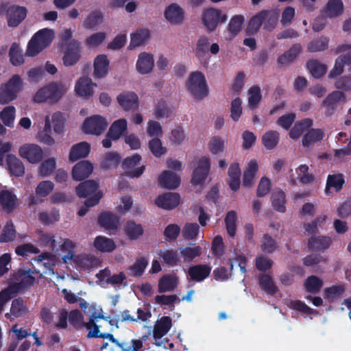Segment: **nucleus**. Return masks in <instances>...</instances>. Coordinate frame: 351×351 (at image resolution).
Masks as SVG:
<instances>
[{
  "instance_id": "60",
  "label": "nucleus",
  "mask_w": 351,
  "mask_h": 351,
  "mask_svg": "<svg viewBox=\"0 0 351 351\" xmlns=\"http://www.w3.org/2000/svg\"><path fill=\"white\" fill-rule=\"evenodd\" d=\"M264 10L261 11L253 16L248 23L247 31L251 34L256 33L264 23Z\"/></svg>"
},
{
  "instance_id": "64",
  "label": "nucleus",
  "mask_w": 351,
  "mask_h": 351,
  "mask_svg": "<svg viewBox=\"0 0 351 351\" xmlns=\"http://www.w3.org/2000/svg\"><path fill=\"white\" fill-rule=\"evenodd\" d=\"M106 37L107 34L106 32H95L86 38L85 40V44L89 47H97L105 41Z\"/></svg>"
},
{
  "instance_id": "15",
  "label": "nucleus",
  "mask_w": 351,
  "mask_h": 351,
  "mask_svg": "<svg viewBox=\"0 0 351 351\" xmlns=\"http://www.w3.org/2000/svg\"><path fill=\"white\" fill-rule=\"evenodd\" d=\"M1 10L5 11L8 24L12 27H17L27 16V9L17 5H2Z\"/></svg>"
},
{
  "instance_id": "41",
  "label": "nucleus",
  "mask_w": 351,
  "mask_h": 351,
  "mask_svg": "<svg viewBox=\"0 0 351 351\" xmlns=\"http://www.w3.org/2000/svg\"><path fill=\"white\" fill-rule=\"evenodd\" d=\"M6 162L10 173L15 176H21L25 173V167L23 162L14 154H8Z\"/></svg>"
},
{
  "instance_id": "20",
  "label": "nucleus",
  "mask_w": 351,
  "mask_h": 351,
  "mask_svg": "<svg viewBox=\"0 0 351 351\" xmlns=\"http://www.w3.org/2000/svg\"><path fill=\"white\" fill-rule=\"evenodd\" d=\"M110 60L106 54H99L94 58L93 75L95 79H104L110 71Z\"/></svg>"
},
{
  "instance_id": "5",
  "label": "nucleus",
  "mask_w": 351,
  "mask_h": 351,
  "mask_svg": "<svg viewBox=\"0 0 351 351\" xmlns=\"http://www.w3.org/2000/svg\"><path fill=\"white\" fill-rule=\"evenodd\" d=\"M186 88L195 99H202L208 94V87L203 73L195 71L189 75Z\"/></svg>"
},
{
  "instance_id": "22",
  "label": "nucleus",
  "mask_w": 351,
  "mask_h": 351,
  "mask_svg": "<svg viewBox=\"0 0 351 351\" xmlns=\"http://www.w3.org/2000/svg\"><path fill=\"white\" fill-rule=\"evenodd\" d=\"M154 63V55L149 52L143 51L138 55L135 69L139 74L147 75L153 71Z\"/></svg>"
},
{
  "instance_id": "45",
  "label": "nucleus",
  "mask_w": 351,
  "mask_h": 351,
  "mask_svg": "<svg viewBox=\"0 0 351 351\" xmlns=\"http://www.w3.org/2000/svg\"><path fill=\"white\" fill-rule=\"evenodd\" d=\"M271 201L274 208L280 212L285 213L286 210V199L285 193L280 190L276 189L271 195Z\"/></svg>"
},
{
  "instance_id": "62",
  "label": "nucleus",
  "mask_w": 351,
  "mask_h": 351,
  "mask_svg": "<svg viewBox=\"0 0 351 351\" xmlns=\"http://www.w3.org/2000/svg\"><path fill=\"white\" fill-rule=\"evenodd\" d=\"M330 242V239L328 237L322 236L313 237L309 240V245L312 250H324L329 247Z\"/></svg>"
},
{
  "instance_id": "38",
  "label": "nucleus",
  "mask_w": 351,
  "mask_h": 351,
  "mask_svg": "<svg viewBox=\"0 0 351 351\" xmlns=\"http://www.w3.org/2000/svg\"><path fill=\"white\" fill-rule=\"evenodd\" d=\"M344 178L342 174L328 175L325 189V193L328 195H331L334 192H338L344 184Z\"/></svg>"
},
{
  "instance_id": "33",
  "label": "nucleus",
  "mask_w": 351,
  "mask_h": 351,
  "mask_svg": "<svg viewBox=\"0 0 351 351\" xmlns=\"http://www.w3.org/2000/svg\"><path fill=\"white\" fill-rule=\"evenodd\" d=\"M159 184L169 189H174L177 188L180 183V176L170 171H163L158 179Z\"/></svg>"
},
{
  "instance_id": "16",
  "label": "nucleus",
  "mask_w": 351,
  "mask_h": 351,
  "mask_svg": "<svg viewBox=\"0 0 351 351\" xmlns=\"http://www.w3.org/2000/svg\"><path fill=\"white\" fill-rule=\"evenodd\" d=\"M164 17L171 25H180L185 20V11L177 3H171L164 10Z\"/></svg>"
},
{
  "instance_id": "13",
  "label": "nucleus",
  "mask_w": 351,
  "mask_h": 351,
  "mask_svg": "<svg viewBox=\"0 0 351 351\" xmlns=\"http://www.w3.org/2000/svg\"><path fill=\"white\" fill-rule=\"evenodd\" d=\"M19 156L31 164H37L43 157V148L36 143H25L19 149Z\"/></svg>"
},
{
  "instance_id": "19",
  "label": "nucleus",
  "mask_w": 351,
  "mask_h": 351,
  "mask_svg": "<svg viewBox=\"0 0 351 351\" xmlns=\"http://www.w3.org/2000/svg\"><path fill=\"white\" fill-rule=\"evenodd\" d=\"M64 116L59 111L47 114L44 119L46 130H51L57 134L64 132Z\"/></svg>"
},
{
  "instance_id": "34",
  "label": "nucleus",
  "mask_w": 351,
  "mask_h": 351,
  "mask_svg": "<svg viewBox=\"0 0 351 351\" xmlns=\"http://www.w3.org/2000/svg\"><path fill=\"white\" fill-rule=\"evenodd\" d=\"M228 182L230 188L237 191L241 185V169L238 162H232L228 171Z\"/></svg>"
},
{
  "instance_id": "6",
  "label": "nucleus",
  "mask_w": 351,
  "mask_h": 351,
  "mask_svg": "<svg viewBox=\"0 0 351 351\" xmlns=\"http://www.w3.org/2000/svg\"><path fill=\"white\" fill-rule=\"evenodd\" d=\"M96 282L102 287H106L109 285L117 288L125 287L128 285L127 276L123 271H119L112 274L109 268L106 267L100 270L96 274Z\"/></svg>"
},
{
  "instance_id": "43",
  "label": "nucleus",
  "mask_w": 351,
  "mask_h": 351,
  "mask_svg": "<svg viewBox=\"0 0 351 351\" xmlns=\"http://www.w3.org/2000/svg\"><path fill=\"white\" fill-rule=\"evenodd\" d=\"M65 239L62 238H56L53 234L42 232L39 234L38 237V242L40 245L45 246V247H51L54 252L56 250L57 246V250L60 251V240H64Z\"/></svg>"
},
{
  "instance_id": "57",
  "label": "nucleus",
  "mask_w": 351,
  "mask_h": 351,
  "mask_svg": "<svg viewBox=\"0 0 351 351\" xmlns=\"http://www.w3.org/2000/svg\"><path fill=\"white\" fill-rule=\"evenodd\" d=\"M324 131L321 129H311L302 138V144L305 147H308L312 143L321 141L324 137Z\"/></svg>"
},
{
  "instance_id": "31",
  "label": "nucleus",
  "mask_w": 351,
  "mask_h": 351,
  "mask_svg": "<svg viewBox=\"0 0 351 351\" xmlns=\"http://www.w3.org/2000/svg\"><path fill=\"white\" fill-rule=\"evenodd\" d=\"M90 152V145L87 142H81L73 145L70 149L69 159L75 162L88 156Z\"/></svg>"
},
{
  "instance_id": "61",
  "label": "nucleus",
  "mask_w": 351,
  "mask_h": 351,
  "mask_svg": "<svg viewBox=\"0 0 351 351\" xmlns=\"http://www.w3.org/2000/svg\"><path fill=\"white\" fill-rule=\"evenodd\" d=\"M264 28L271 31L275 28L278 21V13L276 10H264Z\"/></svg>"
},
{
  "instance_id": "50",
  "label": "nucleus",
  "mask_w": 351,
  "mask_h": 351,
  "mask_svg": "<svg viewBox=\"0 0 351 351\" xmlns=\"http://www.w3.org/2000/svg\"><path fill=\"white\" fill-rule=\"evenodd\" d=\"M187 140V135L182 127L176 126L171 130L169 136V141L171 145H181L186 143Z\"/></svg>"
},
{
  "instance_id": "26",
  "label": "nucleus",
  "mask_w": 351,
  "mask_h": 351,
  "mask_svg": "<svg viewBox=\"0 0 351 351\" xmlns=\"http://www.w3.org/2000/svg\"><path fill=\"white\" fill-rule=\"evenodd\" d=\"M141 156L139 154H134L130 157L126 158L123 162V167L125 170V173L132 178L139 177L145 169L144 165L136 166L140 162Z\"/></svg>"
},
{
  "instance_id": "29",
  "label": "nucleus",
  "mask_w": 351,
  "mask_h": 351,
  "mask_svg": "<svg viewBox=\"0 0 351 351\" xmlns=\"http://www.w3.org/2000/svg\"><path fill=\"white\" fill-rule=\"evenodd\" d=\"M93 171V166L88 160L77 162L72 169V177L75 180L80 181L88 178Z\"/></svg>"
},
{
  "instance_id": "54",
  "label": "nucleus",
  "mask_w": 351,
  "mask_h": 351,
  "mask_svg": "<svg viewBox=\"0 0 351 351\" xmlns=\"http://www.w3.org/2000/svg\"><path fill=\"white\" fill-rule=\"evenodd\" d=\"M313 124V121L310 119H305L301 121L297 122L289 132V136L292 139H298L304 130L309 128Z\"/></svg>"
},
{
  "instance_id": "23",
  "label": "nucleus",
  "mask_w": 351,
  "mask_h": 351,
  "mask_svg": "<svg viewBox=\"0 0 351 351\" xmlns=\"http://www.w3.org/2000/svg\"><path fill=\"white\" fill-rule=\"evenodd\" d=\"M210 167V159L203 156L198 160L197 165L193 171L191 182L193 185H202L206 180Z\"/></svg>"
},
{
  "instance_id": "56",
  "label": "nucleus",
  "mask_w": 351,
  "mask_h": 351,
  "mask_svg": "<svg viewBox=\"0 0 351 351\" xmlns=\"http://www.w3.org/2000/svg\"><path fill=\"white\" fill-rule=\"evenodd\" d=\"M307 68L315 78L322 77L327 71V66L316 60H312L308 62Z\"/></svg>"
},
{
  "instance_id": "17",
  "label": "nucleus",
  "mask_w": 351,
  "mask_h": 351,
  "mask_svg": "<svg viewBox=\"0 0 351 351\" xmlns=\"http://www.w3.org/2000/svg\"><path fill=\"white\" fill-rule=\"evenodd\" d=\"M346 101V94L341 90H334L323 101L322 106L325 108L324 114L327 117L332 116L339 104Z\"/></svg>"
},
{
  "instance_id": "1",
  "label": "nucleus",
  "mask_w": 351,
  "mask_h": 351,
  "mask_svg": "<svg viewBox=\"0 0 351 351\" xmlns=\"http://www.w3.org/2000/svg\"><path fill=\"white\" fill-rule=\"evenodd\" d=\"M75 243L71 240H60L61 253L43 252L34 258L33 261L38 267H43L49 274H53L58 271L56 267L62 264H73L79 271H88L97 266L99 260L93 254L82 253L75 255Z\"/></svg>"
},
{
  "instance_id": "46",
  "label": "nucleus",
  "mask_w": 351,
  "mask_h": 351,
  "mask_svg": "<svg viewBox=\"0 0 351 351\" xmlns=\"http://www.w3.org/2000/svg\"><path fill=\"white\" fill-rule=\"evenodd\" d=\"M27 313V308L24 304L23 300L16 299L12 303L10 313H6L5 317L10 319L18 318L25 315Z\"/></svg>"
},
{
  "instance_id": "28",
  "label": "nucleus",
  "mask_w": 351,
  "mask_h": 351,
  "mask_svg": "<svg viewBox=\"0 0 351 351\" xmlns=\"http://www.w3.org/2000/svg\"><path fill=\"white\" fill-rule=\"evenodd\" d=\"M295 173L297 177L294 176L293 170L290 171L289 181L292 184H295L297 180L303 184H310L315 180L314 176L309 172L308 167L306 165H300L295 169Z\"/></svg>"
},
{
  "instance_id": "7",
  "label": "nucleus",
  "mask_w": 351,
  "mask_h": 351,
  "mask_svg": "<svg viewBox=\"0 0 351 351\" xmlns=\"http://www.w3.org/2000/svg\"><path fill=\"white\" fill-rule=\"evenodd\" d=\"M76 193L80 197H87L85 206L91 207L96 205L102 197V193L98 190V184L93 180H88L80 184Z\"/></svg>"
},
{
  "instance_id": "32",
  "label": "nucleus",
  "mask_w": 351,
  "mask_h": 351,
  "mask_svg": "<svg viewBox=\"0 0 351 351\" xmlns=\"http://www.w3.org/2000/svg\"><path fill=\"white\" fill-rule=\"evenodd\" d=\"M128 123L124 118L114 121L108 129V136L113 138V141H118L128 130Z\"/></svg>"
},
{
  "instance_id": "10",
  "label": "nucleus",
  "mask_w": 351,
  "mask_h": 351,
  "mask_svg": "<svg viewBox=\"0 0 351 351\" xmlns=\"http://www.w3.org/2000/svg\"><path fill=\"white\" fill-rule=\"evenodd\" d=\"M227 15L217 8H210L204 10L202 15V21L204 26L209 32L215 31L219 24L227 20Z\"/></svg>"
},
{
  "instance_id": "35",
  "label": "nucleus",
  "mask_w": 351,
  "mask_h": 351,
  "mask_svg": "<svg viewBox=\"0 0 351 351\" xmlns=\"http://www.w3.org/2000/svg\"><path fill=\"white\" fill-rule=\"evenodd\" d=\"M150 33L147 29L143 28L137 29L130 34V41L128 49L133 50L144 45L149 38Z\"/></svg>"
},
{
  "instance_id": "47",
  "label": "nucleus",
  "mask_w": 351,
  "mask_h": 351,
  "mask_svg": "<svg viewBox=\"0 0 351 351\" xmlns=\"http://www.w3.org/2000/svg\"><path fill=\"white\" fill-rule=\"evenodd\" d=\"M15 117L16 108L13 106H5L0 112V119L8 128H13Z\"/></svg>"
},
{
  "instance_id": "30",
  "label": "nucleus",
  "mask_w": 351,
  "mask_h": 351,
  "mask_svg": "<svg viewBox=\"0 0 351 351\" xmlns=\"http://www.w3.org/2000/svg\"><path fill=\"white\" fill-rule=\"evenodd\" d=\"M180 196L175 193H167L158 197L155 204L163 209H172L180 204Z\"/></svg>"
},
{
  "instance_id": "27",
  "label": "nucleus",
  "mask_w": 351,
  "mask_h": 351,
  "mask_svg": "<svg viewBox=\"0 0 351 351\" xmlns=\"http://www.w3.org/2000/svg\"><path fill=\"white\" fill-rule=\"evenodd\" d=\"M259 170V162L256 159L248 160L243 169V184L246 187H252L256 181V177Z\"/></svg>"
},
{
  "instance_id": "52",
  "label": "nucleus",
  "mask_w": 351,
  "mask_h": 351,
  "mask_svg": "<svg viewBox=\"0 0 351 351\" xmlns=\"http://www.w3.org/2000/svg\"><path fill=\"white\" fill-rule=\"evenodd\" d=\"M9 56L11 63L14 66H20L24 63V56L20 45L13 43L10 49Z\"/></svg>"
},
{
  "instance_id": "51",
  "label": "nucleus",
  "mask_w": 351,
  "mask_h": 351,
  "mask_svg": "<svg viewBox=\"0 0 351 351\" xmlns=\"http://www.w3.org/2000/svg\"><path fill=\"white\" fill-rule=\"evenodd\" d=\"M2 84L17 97L23 88L24 82L19 75H14L7 82Z\"/></svg>"
},
{
  "instance_id": "42",
  "label": "nucleus",
  "mask_w": 351,
  "mask_h": 351,
  "mask_svg": "<svg viewBox=\"0 0 351 351\" xmlns=\"http://www.w3.org/2000/svg\"><path fill=\"white\" fill-rule=\"evenodd\" d=\"M93 246L97 250L103 253L111 252L116 248L113 239L104 236L97 237L94 240Z\"/></svg>"
},
{
  "instance_id": "24",
  "label": "nucleus",
  "mask_w": 351,
  "mask_h": 351,
  "mask_svg": "<svg viewBox=\"0 0 351 351\" xmlns=\"http://www.w3.org/2000/svg\"><path fill=\"white\" fill-rule=\"evenodd\" d=\"M80 58V43L75 40H71L65 49L62 58L64 64L66 66H73L79 61Z\"/></svg>"
},
{
  "instance_id": "14",
  "label": "nucleus",
  "mask_w": 351,
  "mask_h": 351,
  "mask_svg": "<svg viewBox=\"0 0 351 351\" xmlns=\"http://www.w3.org/2000/svg\"><path fill=\"white\" fill-rule=\"evenodd\" d=\"M96 87L90 77L83 75L75 82L74 92L78 97L88 100L94 95Z\"/></svg>"
},
{
  "instance_id": "12",
  "label": "nucleus",
  "mask_w": 351,
  "mask_h": 351,
  "mask_svg": "<svg viewBox=\"0 0 351 351\" xmlns=\"http://www.w3.org/2000/svg\"><path fill=\"white\" fill-rule=\"evenodd\" d=\"M30 269H20L13 276L9 287H12V291L16 293L29 287L34 282V278Z\"/></svg>"
},
{
  "instance_id": "4",
  "label": "nucleus",
  "mask_w": 351,
  "mask_h": 351,
  "mask_svg": "<svg viewBox=\"0 0 351 351\" xmlns=\"http://www.w3.org/2000/svg\"><path fill=\"white\" fill-rule=\"evenodd\" d=\"M54 38L53 31L45 28L38 31L29 41L25 55L28 57H34L47 47Z\"/></svg>"
},
{
  "instance_id": "48",
  "label": "nucleus",
  "mask_w": 351,
  "mask_h": 351,
  "mask_svg": "<svg viewBox=\"0 0 351 351\" xmlns=\"http://www.w3.org/2000/svg\"><path fill=\"white\" fill-rule=\"evenodd\" d=\"M280 134L277 131L269 130L263 134L261 138L262 143L267 149H273L278 144Z\"/></svg>"
},
{
  "instance_id": "3",
  "label": "nucleus",
  "mask_w": 351,
  "mask_h": 351,
  "mask_svg": "<svg viewBox=\"0 0 351 351\" xmlns=\"http://www.w3.org/2000/svg\"><path fill=\"white\" fill-rule=\"evenodd\" d=\"M85 313L89 314V320L85 324V328L88 330L87 334L88 338H103L107 339L110 341H116V339L113 335L110 333H101L99 332V326L97 325L96 322L99 319H104L111 325L114 324V321L111 319L110 317H106L104 315V311L100 306L95 304H92L89 306L88 309L85 311Z\"/></svg>"
},
{
  "instance_id": "18",
  "label": "nucleus",
  "mask_w": 351,
  "mask_h": 351,
  "mask_svg": "<svg viewBox=\"0 0 351 351\" xmlns=\"http://www.w3.org/2000/svg\"><path fill=\"white\" fill-rule=\"evenodd\" d=\"M117 101L125 111L136 110L139 106L137 94L131 90H123L117 96Z\"/></svg>"
},
{
  "instance_id": "63",
  "label": "nucleus",
  "mask_w": 351,
  "mask_h": 351,
  "mask_svg": "<svg viewBox=\"0 0 351 351\" xmlns=\"http://www.w3.org/2000/svg\"><path fill=\"white\" fill-rule=\"evenodd\" d=\"M199 232V227L196 223H186L182 230L183 237L187 240H195Z\"/></svg>"
},
{
  "instance_id": "21",
  "label": "nucleus",
  "mask_w": 351,
  "mask_h": 351,
  "mask_svg": "<svg viewBox=\"0 0 351 351\" xmlns=\"http://www.w3.org/2000/svg\"><path fill=\"white\" fill-rule=\"evenodd\" d=\"M244 21L245 17L242 14L232 16L223 34V39L226 41L233 40L242 30Z\"/></svg>"
},
{
  "instance_id": "53",
  "label": "nucleus",
  "mask_w": 351,
  "mask_h": 351,
  "mask_svg": "<svg viewBox=\"0 0 351 351\" xmlns=\"http://www.w3.org/2000/svg\"><path fill=\"white\" fill-rule=\"evenodd\" d=\"M124 231L129 239L135 240L143 234V228L139 223L134 221H128L124 228Z\"/></svg>"
},
{
  "instance_id": "8",
  "label": "nucleus",
  "mask_w": 351,
  "mask_h": 351,
  "mask_svg": "<svg viewBox=\"0 0 351 351\" xmlns=\"http://www.w3.org/2000/svg\"><path fill=\"white\" fill-rule=\"evenodd\" d=\"M336 53H344L339 56L335 60V65L328 74V77L332 79L341 75L344 71L345 64L351 67V43H343L335 49Z\"/></svg>"
},
{
  "instance_id": "49",
  "label": "nucleus",
  "mask_w": 351,
  "mask_h": 351,
  "mask_svg": "<svg viewBox=\"0 0 351 351\" xmlns=\"http://www.w3.org/2000/svg\"><path fill=\"white\" fill-rule=\"evenodd\" d=\"M301 49V45L299 44L293 45L288 51L278 58V63L282 65L289 64L296 58Z\"/></svg>"
},
{
  "instance_id": "11",
  "label": "nucleus",
  "mask_w": 351,
  "mask_h": 351,
  "mask_svg": "<svg viewBox=\"0 0 351 351\" xmlns=\"http://www.w3.org/2000/svg\"><path fill=\"white\" fill-rule=\"evenodd\" d=\"M171 326V319L167 316L161 317L156 322L153 331V337L156 346L167 348L165 343L167 342V338L164 337L167 334Z\"/></svg>"
},
{
  "instance_id": "2",
  "label": "nucleus",
  "mask_w": 351,
  "mask_h": 351,
  "mask_svg": "<svg viewBox=\"0 0 351 351\" xmlns=\"http://www.w3.org/2000/svg\"><path fill=\"white\" fill-rule=\"evenodd\" d=\"M70 83L64 81H53L40 88L34 95L32 101L36 104H56L66 93Z\"/></svg>"
},
{
  "instance_id": "39",
  "label": "nucleus",
  "mask_w": 351,
  "mask_h": 351,
  "mask_svg": "<svg viewBox=\"0 0 351 351\" xmlns=\"http://www.w3.org/2000/svg\"><path fill=\"white\" fill-rule=\"evenodd\" d=\"M210 271V267L206 265H198L191 267L189 269L188 274L191 280L200 282L208 276Z\"/></svg>"
},
{
  "instance_id": "25",
  "label": "nucleus",
  "mask_w": 351,
  "mask_h": 351,
  "mask_svg": "<svg viewBox=\"0 0 351 351\" xmlns=\"http://www.w3.org/2000/svg\"><path fill=\"white\" fill-rule=\"evenodd\" d=\"M344 4L342 0H328L322 8V15L328 19H335L344 13Z\"/></svg>"
},
{
  "instance_id": "9",
  "label": "nucleus",
  "mask_w": 351,
  "mask_h": 351,
  "mask_svg": "<svg viewBox=\"0 0 351 351\" xmlns=\"http://www.w3.org/2000/svg\"><path fill=\"white\" fill-rule=\"evenodd\" d=\"M108 124L106 117L99 114H94L84 119L81 130L86 134L100 136L106 130Z\"/></svg>"
},
{
  "instance_id": "40",
  "label": "nucleus",
  "mask_w": 351,
  "mask_h": 351,
  "mask_svg": "<svg viewBox=\"0 0 351 351\" xmlns=\"http://www.w3.org/2000/svg\"><path fill=\"white\" fill-rule=\"evenodd\" d=\"M178 284V278L173 274L163 276L158 281V291L159 293L172 291Z\"/></svg>"
},
{
  "instance_id": "58",
  "label": "nucleus",
  "mask_w": 351,
  "mask_h": 351,
  "mask_svg": "<svg viewBox=\"0 0 351 351\" xmlns=\"http://www.w3.org/2000/svg\"><path fill=\"white\" fill-rule=\"evenodd\" d=\"M16 197L10 191H2L0 193V204L7 210L13 209L16 205Z\"/></svg>"
},
{
  "instance_id": "59",
  "label": "nucleus",
  "mask_w": 351,
  "mask_h": 351,
  "mask_svg": "<svg viewBox=\"0 0 351 351\" xmlns=\"http://www.w3.org/2000/svg\"><path fill=\"white\" fill-rule=\"evenodd\" d=\"M103 20V14L99 10H94L88 14L84 21V26L88 29H93L99 25Z\"/></svg>"
},
{
  "instance_id": "37",
  "label": "nucleus",
  "mask_w": 351,
  "mask_h": 351,
  "mask_svg": "<svg viewBox=\"0 0 351 351\" xmlns=\"http://www.w3.org/2000/svg\"><path fill=\"white\" fill-rule=\"evenodd\" d=\"M149 263L147 258L144 256L138 257L135 262L128 267L127 274L129 276L140 278L144 274Z\"/></svg>"
},
{
  "instance_id": "44",
  "label": "nucleus",
  "mask_w": 351,
  "mask_h": 351,
  "mask_svg": "<svg viewBox=\"0 0 351 351\" xmlns=\"http://www.w3.org/2000/svg\"><path fill=\"white\" fill-rule=\"evenodd\" d=\"M226 145V139L219 136H214L210 139L208 147L212 154L219 155L224 152Z\"/></svg>"
},
{
  "instance_id": "36",
  "label": "nucleus",
  "mask_w": 351,
  "mask_h": 351,
  "mask_svg": "<svg viewBox=\"0 0 351 351\" xmlns=\"http://www.w3.org/2000/svg\"><path fill=\"white\" fill-rule=\"evenodd\" d=\"M99 223L107 230H115L119 226V218L110 212L102 213L98 219Z\"/></svg>"
},
{
  "instance_id": "55",
  "label": "nucleus",
  "mask_w": 351,
  "mask_h": 351,
  "mask_svg": "<svg viewBox=\"0 0 351 351\" xmlns=\"http://www.w3.org/2000/svg\"><path fill=\"white\" fill-rule=\"evenodd\" d=\"M56 167V159L53 157L43 160L38 168L39 175L43 177H48L52 174Z\"/></svg>"
}]
</instances>
